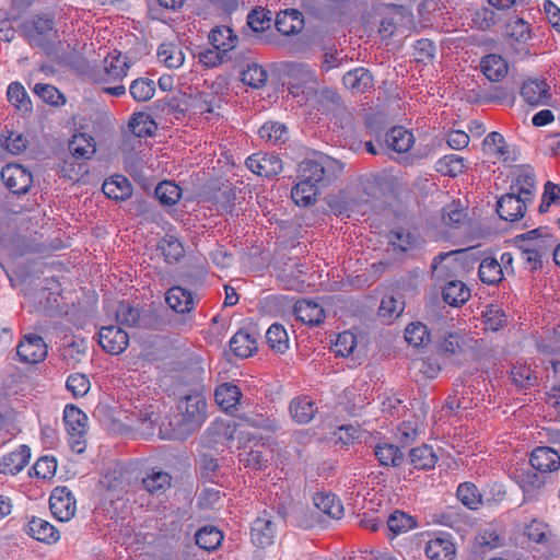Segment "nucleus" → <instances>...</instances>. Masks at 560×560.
<instances>
[{"label": "nucleus", "instance_id": "f257e3e1", "mask_svg": "<svg viewBox=\"0 0 560 560\" xmlns=\"http://www.w3.org/2000/svg\"><path fill=\"white\" fill-rule=\"evenodd\" d=\"M208 418L205 393L177 392V440H185L198 431Z\"/></svg>", "mask_w": 560, "mask_h": 560}, {"label": "nucleus", "instance_id": "f03ea898", "mask_svg": "<svg viewBox=\"0 0 560 560\" xmlns=\"http://www.w3.org/2000/svg\"><path fill=\"white\" fill-rule=\"evenodd\" d=\"M131 67V61L121 51L115 49L103 60L102 66L93 72V81L103 86V92L119 97L126 94L122 84Z\"/></svg>", "mask_w": 560, "mask_h": 560}, {"label": "nucleus", "instance_id": "7ed1b4c3", "mask_svg": "<svg viewBox=\"0 0 560 560\" xmlns=\"http://www.w3.org/2000/svg\"><path fill=\"white\" fill-rule=\"evenodd\" d=\"M343 163L326 154H315L299 164L298 175L320 189L327 188L343 173Z\"/></svg>", "mask_w": 560, "mask_h": 560}, {"label": "nucleus", "instance_id": "20e7f679", "mask_svg": "<svg viewBox=\"0 0 560 560\" xmlns=\"http://www.w3.org/2000/svg\"><path fill=\"white\" fill-rule=\"evenodd\" d=\"M68 149L72 158L63 161L61 166L63 177L77 182L80 175L88 172L86 166L82 163H77L74 160L86 161L92 159L96 152L95 139L84 132L74 133L69 141Z\"/></svg>", "mask_w": 560, "mask_h": 560}, {"label": "nucleus", "instance_id": "39448f33", "mask_svg": "<svg viewBox=\"0 0 560 560\" xmlns=\"http://www.w3.org/2000/svg\"><path fill=\"white\" fill-rule=\"evenodd\" d=\"M382 15L378 34L382 39H390L397 32L411 31L416 27L411 9L395 2L383 3L378 8Z\"/></svg>", "mask_w": 560, "mask_h": 560}, {"label": "nucleus", "instance_id": "423d86ee", "mask_svg": "<svg viewBox=\"0 0 560 560\" xmlns=\"http://www.w3.org/2000/svg\"><path fill=\"white\" fill-rule=\"evenodd\" d=\"M66 439L73 453L82 454L88 446L89 417L75 405L68 404L62 415Z\"/></svg>", "mask_w": 560, "mask_h": 560}, {"label": "nucleus", "instance_id": "0eeeda50", "mask_svg": "<svg viewBox=\"0 0 560 560\" xmlns=\"http://www.w3.org/2000/svg\"><path fill=\"white\" fill-rule=\"evenodd\" d=\"M203 375L201 358L188 350L182 352L177 361V392L205 393Z\"/></svg>", "mask_w": 560, "mask_h": 560}, {"label": "nucleus", "instance_id": "6e6552de", "mask_svg": "<svg viewBox=\"0 0 560 560\" xmlns=\"http://www.w3.org/2000/svg\"><path fill=\"white\" fill-rule=\"evenodd\" d=\"M21 32L31 46L46 47L59 38L54 16L40 13L20 25Z\"/></svg>", "mask_w": 560, "mask_h": 560}, {"label": "nucleus", "instance_id": "1a4fd4ad", "mask_svg": "<svg viewBox=\"0 0 560 560\" xmlns=\"http://www.w3.org/2000/svg\"><path fill=\"white\" fill-rule=\"evenodd\" d=\"M282 72L293 97L304 95L308 85L317 84L315 70L307 63L287 61L282 65Z\"/></svg>", "mask_w": 560, "mask_h": 560}, {"label": "nucleus", "instance_id": "9d476101", "mask_svg": "<svg viewBox=\"0 0 560 560\" xmlns=\"http://www.w3.org/2000/svg\"><path fill=\"white\" fill-rule=\"evenodd\" d=\"M475 340L458 331H445L438 341V352L455 363H462L474 349Z\"/></svg>", "mask_w": 560, "mask_h": 560}, {"label": "nucleus", "instance_id": "9b49d317", "mask_svg": "<svg viewBox=\"0 0 560 560\" xmlns=\"http://www.w3.org/2000/svg\"><path fill=\"white\" fill-rule=\"evenodd\" d=\"M278 530L279 522L277 517L264 511L252 523L250 540L257 548H268L275 544Z\"/></svg>", "mask_w": 560, "mask_h": 560}, {"label": "nucleus", "instance_id": "f8f14e48", "mask_svg": "<svg viewBox=\"0 0 560 560\" xmlns=\"http://www.w3.org/2000/svg\"><path fill=\"white\" fill-rule=\"evenodd\" d=\"M51 514L59 522H69L77 512V501L67 487H56L49 498Z\"/></svg>", "mask_w": 560, "mask_h": 560}, {"label": "nucleus", "instance_id": "ddd939ff", "mask_svg": "<svg viewBox=\"0 0 560 560\" xmlns=\"http://www.w3.org/2000/svg\"><path fill=\"white\" fill-rule=\"evenodd\" d=\"M177 331H189L195 325V310L198 295L177 285Z\"/></svg>", "mask_w": 560, "mask_h": 560}, {"label": "nucleus", "instance_id": "4468645a", "mask_svg": "<svg viewBox=\"0 0 560 560\" xmlns=\"http://www.w3.org/2000/svg\"><path fill=\"white\" fill-rule=\"evenodd\" d=\"M1 179L5 187L16 195L26 194L33 184L32 173L24 166L13 163L2 168Z\"/></svg>", "mask_w": 560, "mask_h": 560}, {"label": "nucleus", "instance_id": "2eb2a0df", "mask_svg": "<svg viewBox=\"0 0 560 560\" xmlns=\"http://www.w3.org/2000/svg\"><path fill=\"white\" fill-rule=\"evenodd\" d=\"M48 348L44 339L35 334H28L19 342L16 354L22 363L37 364L47 357Z\"/></svg>", "mask_w": 560, "mask_h": 560}, {"label": "nucleus", "instance_id": "dca6fc26", "mask_svg": "<svg viewBox=\"0 0 560 560\" xmlns=\"http://www.w3.org/2000/svg\"><path fill=\"white\" fill-rule=\"evenodd\" d=\"M247 168L260 177H273L282 172L281 159L272 153L258 152L248 156L245 161Z\"/></svg>", "mask_w": 560, "mask_h": 560}, {"label": "nucleus", "instance_id": "f3484780", "mask_svg": "<svg viewBox=\"0 0 560 560\" xmlns=\"http://www.w3.org/2000/svg\"><path fill=\"white\" fill-rule=\"evenodd\" d=\"M98 343L105 352L118 355L129 346V335L118 326H104L98 331Z\"/></svg>", "mask_w": 560, "mask_h": 560}, {"label": "nucleus", "instance_id": "a211bd4d", "mask_svg": "<svg viewBox=\"0 0 560 560\" xmlns=\"http://www.w3.org/2000/svg\"><path fill=\"white\" fill-rule=\"evenodd\" d=\"M510 190L514 195L517 194L525 201L533 203L536 191V175L530 165H520L516 167Z\"/></svg>", "mask_w": 560, "mask_h": 560}, {"label": "nucleus", "instance_id": "6ab92c4d", "mask_svg": "<svg viewBox=\"0 0 560 560\" xmlns=\"http://www.w3.org/2000/svg\"><path fill=\"white\" fill-rule=\"evenodd\" d=\"M532 203L522 199L517 194L508 192L501 196L497 202L499 217L506 222H516L523 219L527 207Z\"/></svg>", "mask_w": 560, "mask_h": 560}, {"label": "nucleus", "instance_id": "aec40b11", "mask_svg": "<svg viewBox=\"0 0 560 560\" xmlns=\"http://www.w3.org/2000/svg\"><path fill=\"white\" fill-rule=\"evenodd\" d=\"M210 430L228 442L237 440L238 447L256 439V436L247 430V424L236 423L235 421L217 420L211 424Z\"/></svg>", "mask_w": 560, "mask_h": 560}, {"label": "nucleus", "instance_id": "412c9836", "mask_svg": "<svg viewBox=\"0 0 560 560\" xmlns=\"http://www.w3.org/2000/svg\"><path fill=\"white\" fill-rule=\"evenodd\" d=\"M129 130L131 135L135 137L132 138L129 135H124V144L122 150L125 151V147L131 142L135 141L138 144L141 145V138L150 137L154 133L156 129V124L151 118L149 114L139 112L135 113L128 124Z\"/></svg>", "mask_w": 560, "mask_h": 560}, {"label": "nucleus", "instance_id": "4be33fe9", "mask_svg": "<svg viewBox=\"0 0 560 560\" xmlns=\"http://www.w3.org/2000/svg\"><path fill=\"white\" fill-rule=\"evenodd\" d=\"M276 30L283 36L300 34L305 27V19L296 9H285L277 13L275 18Z\"/></svg>", "mask_w": 560, "mask_h": 560}, {"label": "nucleus", "instance_id": "5701e85b", "mask_svg": "<svg viewBox=\"0 0 560 560\" xmlns=\"http://www.w3.org/2000/svg\"><path fill=\"white\" fill-rule=\"evenodd\" d=\"M520 93L524 102L533 107L547 105L551 97L547 82L538 79L524 81Z\"/></svg>", "mask_w": 560, "mask_h": 560}, {"label": "nucleus", "instance_id": "b1692460", "mask_svg": "<svg viewBox=\"0 0 560 560\" xmlns=\"http://www.w3.org/2000/svg\"><path fill=\"white\" fill-rule=\"evenodd\" d=\"M424 552L430 560H453L456 548L450 534L440 533L428 540Z\"/></svg>", "mask_w": 560, "mask_h": 560}, {"label": "nucleus", "instance_id": "393cba45", "mask_svg": "<svg viewBox=\"0 0 560 560\" xmlns=\"http://www.w3.org/2000/svg\"><path fill=\"white\" fill-rule=\"evenodd\" d=\"M532 468L540 472H552L560 468L559 453L548 446L536 447L529 458Z\"/></svg>", "mask_w": 560, "mask_h": 560}, {"label": "nucleus", "instance_id": "a878e982", "mask_svg": "<svg viewBox=\"0 0 560 560\" xmlns=\"http://www.w3.org/2000/svg\"><path fill=\"white\" fill-rule=\"evenodd\" d=\"M26 533L32 538L47 545H54L60 539V533L52 524L36 516L28 521Z\"/></svg>", "mask_w": 560, "mask_h": 560}, {"label": "nucleus", "instance_id": "bb28decb", "mask_svg": "<svg viewBox=\"0 0 560 560\" xmlns=\"http://www.w3.org/2000/svg\"><path fill=\"white\" fill-rule=\"evenodd\" d=\"M488 2V5H482L480 9H477L471 18V25L481 31L489 30L492 25H494L498 21L497 10H505L510 9L515 2Z\"/></svg>", "mask_w": 560, "mask_h": 560}, {"label": "nucleus", "instance_id": "cd10ccee", "mask_svg": "<svg viewBox=\"0 0 560 560\" xmlns=\"http://www.w3.org/2000/svg\"><path fill=\"white\" fill-rule=\"evenodd\" d=\"M30 458V447L21 445L15 451L2 456L0 459V472L14 476L27 466Z\"/></svg>", "mask_w": 560, "mask_h": 560}, {"label": "nucleus", "instance_id": "c85d7f7f", "mask_svg": "<svg viewBox=\"0 0 560 560\" xmlns=\"http://www.w3.org/2000/svg\"><path fill=\"white\" fill-rule=\"evenodd\" d=\"M294 315L308 326H318L326 317L323 306L310 300L298 301L294 305Z\"/></svg>", "mask_w": 560, "mask_h": 560}, {"label": "nucleus", "instance_id": "c756f323", "mask_svg": "<svg viewBox=\"0 0 560 560\" xmlns=\"http://www.w3.org/2000/svg\"><path fill=\"white\" fill-rule=\"evenodd\" d=\"M342 83L352 94H362L373 88L374 80L371 72L362 67L348 71Z\"/></svg>", "mask_w": 560, "mask_h": 560}, {"label": "nucleus", "instance_id": "7c9ffc66", "mask_svg": "<svg viewBox=\"0 0 560 560\" xmlns=\"http://www.w3.org/2000/svg\"><path fill=\"white\" fill-rule=\"evenodd\" d=\"M480 69L489 81L501 82L508 75L509 63L502 56L489 54L482 57Z\"/></svg>", "mask_w": 560, "mask_h": 560}, {"label": "nucleus", "instance_id": "2f4dec72", "mask_svg": "<svg viewBox=\"0 0 560 560\" xmlns=\"http://www.w3.org/2000/svg\"><path fill=\"white\" fill-rule=\"evenodd\" d=\"M482 150L489 156H492L504 163L513 162L515 159L510 155V148L504 137L497 131H492L486 136L482 141Z\"/></svg>", "mask_w": 560, "mask_h": 560}, {"label": "nucleus", "instance_id": "473e14b6", "mask_svg": "<svg viewBox=\"0 0 560 560\" xmlns=\"http://www.w3.org/2000/svg\"><path fill=\"white\" fill-rule=\"evenodd\" d=\"M385 143L388 149L401 154L408 152L412 148L415 137L412 132L405 127L396 126L386 132Z\"/></svg>", "mask_w": 560, "mask_h": 560}, {"label": "nucleus", "instance_id": "72a5a7b5", "mask_svg": "<svg viewBox=\"0 0 560 560\" xmlns=\"http://www.w3.org/2000/svg\"><path fill=\"white\" fill-rule=\"evenodd\" d=\"M103 192L113 200H126L132 195V186L127 177L113 175L103 183Z\"/></svg>", "mask_w": 560, "mask_h": 560}, {"label": "nucleus", "instance_id": "f704fd0d", "mask_svg": "<svg viewBox=\"0 0 560 560\" xmlns=\"http://www.w3.org/2000/svg\"><path fill=\"white\" fill-rule=\"evenodd\" d=\"M230 349L238 358H249L257 351V339L254 335L241 329L231 338Z\"/></svg>", "mask_w": 560, "mask_h": 560}, {"label": "nucleus", "instance_id": "c9c22d12", "mask_svg": "<svg viewBox=\"0 0 560 560\" xmlns=\"http://www.w3.org/2000/svg\"><path fill=\"white\" fill-rule=\"evenodd\" d=\"M289 409L293 420L300 424L311 422L317 412L315 402L307 396L293 398L290 402Z\"/></svg>", "mask_w": 560, "mask_h": 560}, {"label": "nucleus", "instance_id": "e433bc0d", "mask_svg": "<svg viewBox=\"0 0 560 560\" xmlns=\"http://www.w3.org/2000/svg\"><path fill=\"white\" fill-rule=\"evenodd\" d=\"M442 296L448 305L460 306L469 300L470 289L463 281L452 280L444 285Z\"/></svg>", "mask_w": 560, "mask_h": 560}, {"label": "nucleus", "instance_id": "4c0bfd02", "mask_svg": "<svg viewBox=\"0 0 560 560\" xmlns=\"http://www.w3.org/2000/svg\"><path fill=\"white\" fill-rule=\"evenodd\" d=\"M242 397L241 389L231 383L219 385L214 392L215 402L225 411L235 409Z\"/></svg>", "mask_w": 560, "mask_h": 560}, {"label": "nucleus", "instance_id": "58836bf2", "mask_svg": "<svg viewBox=\"0 0 560 560\" xmlns=\"http://www.w3.org/2000/svg\"><path fill=\"white\" fill-rule=\"evenodd\" d=\"M298 183L291 190L292 200L302 207L310 206L316 201L317 195L320 192V188L315 184L308 183L306 179L298 175Z\"/></svg>", "mask_w": 560, "mask_h": 560}, {"label": "nucleus", "instance_id": "ea45409f", "mask_svg": "<svg viewBox=\"0 0 560 560\" xmlns=\"http://www.w3.org/2000/svg\"><path fill=\"white\" fill-rule=\"evenodd\" d=\"M209 40L214 48L229 52L236 47L238 37L231 27L222 25L211 30Z\"/></svg>", "mask_w": 560, "mask_h": 560}, {"label": "nucleus", "instance_id": "a19ab883", "mask_svg": "<svg viewBox=\"0 0 560 560\" xmlns=\"http://www.w3.org/2000/svg\"><path fill=\"white\" fill-rule=\"evenodd\" d=\"M315 506L334 520H340L343 516V505L340 499L332 493H317L314 497Z\"/></svg>", "mask_w": 560, "mask_h": 560}, {"label": "nucleus", "instance_id": "79ce46f5", "mask_svg": "<svg viewBox=\"0 0 560 560\" xmlns=\"http://www.w3.org/2000/svg\"><path fill=\"white\" fill-rule=\"evenodd\" d=\"M10 104L19 112L28 114L33 109L32 101L22 83L14 81L7 89Z\"/></svg>", "mask_w": 560, "mask_h": 560}, {"label": "nucleus", "instance_id": "37998d69", "mask_svg": "<svg viewBox=\"0 0 560 560\" xmlns=\"http://www.w3.org/2000/svg\"><path fill=\"white\" fill-rule=\"evenodd\" d=\"M478 276L480 281L485 284H498L503 279L502 266H499L497 258L488 256L481 260L478 268Z\"/></svg>", "mask_w": 560, "mask_h": 560}, {"label": "nucleus", "instance_id": "c03bdc74", "mask_svg": "<svg viewBox=\"0 0 560 560\" xmlns=\"http://www.w3.org/2000/svg\"><path fill=\"white\" fill-rule=\"evenodd\" d=\"M389 244L395 253H407L418 246V237L409 230L398 228L388 235Z\"/></svg>", "mask_w": 560, "mask_h": 560}, {"label": "nucleus", "instance_id": "a18cd8bd", "mask_svg": "<svg viewBox=\"0 0 560 560\" xmlns=\"http://www.w3.org/2000/svg\"><path fill=\"white\" fill-rule=\"evenodd\" d=\"M195 540L202 551H213L222 544L223 534L214 526H203L196 533Z\"/></svg>", "mask_w": 560, "mask_h": 560}, {"label": "nucleus", "instance_id": "49530a36", "mask_svg": "<svg viewBox=\"0 0 560 560\" xmlns=\"http://www.w3.org/2000/svg\"><path fill=\"white\" fill-rule=\"evenodd\" d=\"M266 342L276 353L283 354L289 350V336L283 325L275 323L266 332Z\"/></svg>", "mask_w": 560, "mask_h": 560}, {"label": "nucleus", "instance_id": "de8ad7c7", "mask_svg": "<svg viewBox=\"0 0 560 560\" xmlns=\"http://www.w3.org/2000/svg\"><path fill=\"white\" fill-rule=\"evenodd\" d=\"M409 459L416 469H430L435 466L438 456L432 446L421 445L410 450Z\"/></svg>", "mask_w": 560, "mask_h": 560}, {"label": "nucleus", "instance_id": "09e8293b", "mask_svg": "<svg viewBox=\"0 0 560 560\" xmlns=\"http://www.w3.org/2000/svg\"><path fill=\"white\" fill-rule=\"evenodd\" d=\"M435 168L443 176L456 177L465 171L466 160L458 154H447L438 160Z\"/></svg>", "mask_w": 560, "mask_h": 560}, {"label": "nucleus", "instance_id": "8fccbe9b", "mask_svg": "<svg viewBox=\"0 0 560 560\" xmlns=\"http://www.w3.org/2000/svg\"><path fill=\"white\" fill-rule=\"evenodd\" d=\"M260 139L267 143L276 145L284 143L288 139V130L285 125L277 121H267L258 130Z\"/></svg>", "mask_w": 560, "mask_h": 560}, {"label": "nucleus", "instance_id": "3c124183", "mask_svg": "<svg viewBox=\"0 0 560 560\" xmlns=\"http://www.w3.org/2000/svg\"><path fill=\"white\" fill-rule=\"evenodd\" d=\"M374 454L383 466L396 467L400 465L404 458V454L400 448L390 443H380L374 448Z\"/></svg>", "mask_w": 560, "mask_h": 560}, {"label": "nucleus", "instance_id": "603ef678", "mask_svg": "<svg viewBox=\"0 0 560 560\" xmlns=\"http://www.w3.org/2000/svg\"><path fill=\"white\" fill-rule=\"evenodd\" d=\"M241 80L250 88L260 89L268 80V72L261 65L250 62L242 71Z\"/></svg>", "mask_w": 560, "mask_h": 560}, {"label": "nucleus", "instance_id": "864d4df0", "mask_svg": "<svg viewBox=\"0 0 560 560\" xmlns=\"http://www.w3.org/2000/svg\"><path fill=\"white\" fill-rule=\"evenodd\" d=\"M11 11L0 10V40L10 42L13 37V28L9 25L10 22L18 20L20 15L15 13L16 8H28L32 2H10Z\"/></svg>", "mask_w": 560, "mask_h": 560}, {"label": "nucleus", "instance_id": "5fc2aeb1", "mask_svg": "<svg viewBox=\"0 0 560 560\" xmlns=\"http://www.w3.org/2000/svg\"><path fill=\"white\" fill-rule=\"evenodd\" d=\"M129 93L136 102L150 101L155 93V82L149 78H138L131 82Z\"/></svg>", "mask_w": 560, "mask_h": 560}, {"label": "nucleus", "instance_id": "6e6d98bb", "mask_svg": "<svg viewBox=\"0 0 560 560\" xmlns=\"http://www.w3.org/2000/svg\"><path fill=\"white\" fill-rule=\"evenodd\" d=\"M172 477L168 472L153 470L142 480L144 489L150 493H163L171 487Z\"/></svg>", "mask_w": 560, "mask_h": 560}, {"label": "nucleus", "instance_id": "4d7b16f0", "mask_svg": "<svg viewBox=\"0 0 560 560\" xmlns=\"http://www.w3.org/2000/svg\"><path fill=\"white\" fill-rule=\"evenodd\" d=\"M405 339L413 347H424L430 342V331L420 322L411 323L405 329Z\"/></svg>", "mask_w": 560, "mask_h": 560}, {"label": "nucleus", "instance_id": "13d9d810", "mask_svg": "<svg viewBox=\"0 0 560 560\" xmlns=\"http://www.w3.org/2000/svg\"><path fill=\"white\" fill-rule=\"evenodd\" d=\"M457 498L469 510H477L482 503L478 488L471 482H463L458 486Z\"/></svg>", "mask_w": 560, "mask_h": 560}, {"label": "nucleus", "instance_id": "bf43d9fd", "mask_svg": "<svg viewBox=\"0 0 560 560\" xmlns=\"http://www.w3.org/2000/svg\"><path fill=\"white\" fill-rule=\"evenodd\" d=\"M416 526V521L410 515L395 511L387 518V527L394 536L406 533Z\"/></svg>", "mask_w": 560, "mask_h": 560}, {"label": "nucleus", "instance_id": "052dcab7", "mask_svg": "<svg viewBox=\"0 0 560 560\" xmlns=\"http://www.w3.org/2000/svg\"><path fill=\"white\" fill-rule=\"evenodd\" d=\"M546 474L547 472H540L535 469L523 471L518 475V485L525 493H532L545 485Z\"/></svg>", "mask_w": 560, "mask_h": 560}, {"label": "nucleus", "instance_id": "680f3d73", "mask_svg": "<svg viewBox=\"0 0 560 560\" xmlns=\"http://www.w3.org/2000/svg\"><path fill=\"white\" fill-rule=\"evenodd\" d=\"M271 21V11L262 8L254 9L247 15V25L256 33L270 28Z\"/></svg>", "mask_w": 560, "mask_h": 560}, {"label": "nucleus", "instance_id": "e2e57ef3", "mask_svg": "<svg viewBox=\"0 0 560 560\" xmlns=\"http://www.w3.org/2000/svg\"><path fill=\"white\" fill-rule=\"evenodd\" d=\"M66 387L74 398H82L90 392L91 382L83 373H72L67 378Z\"/></svg>", "mask_w": 560, "mask_h": 560}, {"label": "nucleus", "instance_id": "0e129e2a", "mask_svg": "<svg viewBox=\"0 0 560 560\" xmlns=\"http://www.w3.org/2000/svg\"><path fill=\"white\" fill-rule=\"evenodd\" d=\"M506 35L515 43H527L532 38V31L526 21L515 19L508 23Z\"/></svg>", "mask_w": 560, "mask_h": 560}, {"label": "nucleus", "instance_id": "69168bd1", "mask_svg": "<svg viewBox=\"0 0 560 560\" xmlns=\"http://www.w3.org/2000/svg\"><path fill=\"white\" fill-rule=\"evenodd\" d=\"M524 534L530 541L545 544L550 538L549 526L545 522L533 520L526 525Z\"/></svg>", "mask_w": 560, "mask_h": 560}, {"label": "nucleus", "instance_id": "338daca9", "mask_svg": "<svg viewBox=\"0 0 560 560\" xmlns=\"http://www.w3.org/2000/svg\"><path fill=\"white\" fill-rule=\"evenodd\" d=\"M420 432V422L417 419L402 421L397 429V439L407 446L412 443Z\"/></svg>", "mask_w": 560, "mask_h": 560}, {"label": "nucleus", "instance_id": "774afa93", "mask_svg": "<svg viewBox=\"0 0 560 560\" xmlns=\"http://www.w3.org/2000/svg\"><path fill=\"white\" fill-rule=\"evenodd\" d=\"M357 347V337L351 331H342L337 336L334 351L337 355L347 358L352 354Z\"/></svg>", "mask_w": 560, "mask_h": 560}]
</instances>
